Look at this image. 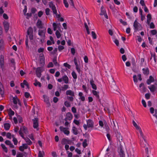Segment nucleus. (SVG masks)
<instances>
[{"label":"nucleus","mask_w":157,"mask_h":157,"mask_svg":"<svg viewBox=\"0 0 157 157\" xmlns=\"http://www.w3.org/2000/svg\"><path fill=\"white\" fill-rule=\"evenodd\" d=\"M0 93L2 96V95H3L4 94V92L3 91V86L1 83V82H0Z\"/></svg>","instance_id":"bb28decb"},{"label":"nucleus","mask_w":157,"mask_h":157,"mask_svg":"<svg viewBox=\"0 0 157 157\" xmlns=\"http://www.w3.org/2000/svg\"><path fill=\"white\" fill-rule=\"evenodd\" d=\"M63 3L66 8H68L69 6L67 0H63Z\"/></svg>","instance_id":"de8ad7c7"},{"label":"nucleus","mask_w":157,"mask_h":157,"mask_svg":"<svg viewBox=\"0 0 157 157\" xmlns=\"http://www.w3.org/2000/svg\"><path fill=\"white\" fill-rule=\"evenodd\" d=\"M141 103L144 107H146L147 106L146 102L144 99H142L141 101Z\"/></svg>","instance_id":"69168bd1"},{"label":"nucleus","mask_w":157,"mask_h":157,"mask_svg":"<svg viewBox=\"0 0 157 157\" xmlns=\"http://www.w3.org/2000/svg\"><path fill=\"white\" fill-rule=\"evenodd\" d=\"M64 104L67 107H69L71 106L70 102L67 101H66L64 102Z\"/></svg>","instance_id":"a18cd8bd"},{"label":"nucleus","mask_w":157,"mask_h":157,"mask_svg":"<svg viewBox=\"0 0 157 157\" xmlns=\"http://www.w3.org/2000/svg\"><path fill=\"white\" fill-rule=\"evenodd\" d=\"M133 27L134 29L136 31L141 30L142 29L141 25L136 20L134 22Z\"/></svg>","instance_id":"f03ea898"},{"label":"nucleus","mask_w":157,"mask_h":157,"mask_svg":"<svg viewBox=\"0 0 157 157\" xmlns=\"http://www.w3.org/2000/svg\"><path fill=\"white\" fill-rule=\"evenodd\" d=\"M151 33L152 35H154L157 33V31L155 29L151 30Z\"/></svg>","instance_id":"338daca9"},{"label":"nucleus","mask_w":157,"mask_h":157,"mask_svg":"<svg viewBox=\"0 0 157 157\" xmlns=\"http://www.w3.org/2000/svg\"><path fill=\"white\" fill-rule=\"evenodd\" d=\"M13 141L14 143V144L15 145L17 144L18 141L17 139L14 137H13Z\"/></svg>","instance_id":"6e6d98bb"},{"label":"nucleus","mask_w":157,"mask_h":157,"mask_svg":"<svg viewBox=\"0 0 157 157\" xmlns=\"http://www.w3.org/2000/svg\"><path fill=\"white\" fill-rule=\"evenodd\" d=\"M45 30H38V34L41 38L44 39L45 38Z\"/></svg>","instance_id":"ddd939ff"},{"label":"nucleus","mask_w":157,"mask_h":157,"mask_svg":"<svg viewBox=\"0 0 157 157\" xmlns=\"http://www.w3.org/2000/svg\"><path fill=\"white\" fill-rule=\"evenodd\" d=\"M90 83L92 89L94 90H97V87L96 85L94 83V82L93 79H92L90 81Z\"/></svg>","instance_id":"f3484780"},{"label":"nucleus","mask_w":157,"mask_h":157,"mask_svg":"<svg viewBox=\"0 0 157 157\" xmlns=\"http://www.w3.org/2000/svg\"><path fill=\"white\" fill-rule=\"evenodd\" d=\"M4 41L3 40H0V48L1 49L3 48V46Z\"/></svg>","instance_id":"5fc2aeb1"},{"label":"nucleus","mask_w":157,"mask_h":157,"mask_svg":"<svg viewBox=\"0 0 157 157\" xmlns=\"http://www.w3.org/2000/svg\"><path fill=\"white\" fill-rule=\"evenodd\" d=\"M50 10L48 8H47L45 10V13L46 15L48 16L50 15Z\"/></svg>","instance_id":"79ce46f5"},{"label":"nucleus","mask_w":157,"mask_h":157,"mask_svg":"<svg viewBox=\"0 0 157 157\" xmlns=\"http://www.w3.org/2000/svg\"><path fill=\"white\" fill-rule=\"evenodd\" d=\"M69 140L65 139V138H63L62 139V141H61V143L62 144H64L66 143L69 144L68 143Z\"/></svg>","instance_id":"4c0bfd02"},{"label":"nucleus","mask_w":157,"mask_h":157,"mask_svg":"<svg viewBox=\"0 0 157 157\" xmlns=\"http://www.w3.org/2000/svg\"><path fill=\"white\" fill-rule=\"evenodd\" d=\"M86 142L87 140L86 139H84L82 143V146L84 148H85L88 145Z\"/></svg>","instance_id":"37998d69"},{"label":"nucleus","mask_w":157,"mask_h":157,"mask_svg":"<svg viewBox=\"0 0 157 157\" xmlns=\"http://www.w3.org/2000/svg\"><path fill=\"white\" fill-rule=\"evenodd\" d=\"M66 94L67 95H70L72 96H75V94L74 91L70 90H67L66 92Z\"/></svg>","instance_id":"dca6fc26"},{"label":"nucleus","mask_w":157,"mask_h":157,"mask_svg":"<svg viewBox=\"0 0 157 157\" xmlns=\"http://www.w3.org/2000/svg\"><path fill=\"white\" fill-rule=\"evenodd\" d=\"M52 25L54 30L56 31V30L57 27H58V25H60V24L59 23L56 24V23L54 22Z\"/></svg>","instance_id":"72a5a7b5"},{"label":"nucleus","mask_w":157,"mask_h":157,"mask_svg":"<svg viewBox=\"0 0 157 157\" xmlns=\"http://www.w3.org/2000/svg\"><path fill=\"white\" fill-rule=\"evenodd\" d=\"M133 81L134 82H137L138 81L137 79L136 75H134L133 77Z\"/></svg>","instance_id":"052dcab7"},{"label":"nucleus","mask_w":157,"mask_h":157,"mask_svg":"<svg viewBox=\"0 0 157 157\" xmlns=\"http://www.w3.org/2000/svg\"><path fill=\"white\" fill-rule=\"evenodd\" d=\"M73 97V96H67V98L68 100H69L70 101H73V99H74Z\"/></svg>","instance_id":"e2e57ef3"},{"label":"nucleus","mask_w":157,"mask_h":157,"mask_svg":"<svg viewBox=\"0 0 157 157\" xmlns=\"http://www.w3.org/2000/svg\"><path fill=\"white\" fill-rule=\"evenodd\" d=\"M78 96L80 97V99L82 101H84L85 100V97L83 96V94L81 92H80L78 93Z\"/></svg>","instance_id":"c85d7f7f"},{"label":"nucleus","mask_w":157,"mask_h":157,"mask_svg":"<svg viewBox=\"0 0 157 157\" xmlns=\"http://www.w3.org/2000/svg\"><path fill=\"white\" fill-rule=\"evenodd\" d=\"M17 100L19 101V100L17 99V98L15 97H13V102L14 104L15 105H17Z\"/></svg>","instance_id":"864d4df0"},{"label":"nucleus","mask_w":157,"mask_h":157,"mask_svg":"<svg viewBox=\"0 0 157 157\" xmlns=\"http://www.w3.org/2000/svg\"><path fill=\"white\" fill-rule=\"evenodd\" d=\"M92 93L94 94V95H95L96 97L98 98L99 99V92H97L95 90H93L92 91Z\"/></svg>","instance_id":"393cba45"},{"label":"nucleus","mask_w":157,"mask_h":157,"mask_svg":"<svg viewBox=\"0 0 157 157\" xmlns=\"http://www.w3.org/2000/svg\"><path fill=\"white\" fill-rule=\"evenodd\" d=\"M119 21L120 22L122 23L124 25H127V22L123 21L122 19H120Z\"/></svg>","instance_id":"603ef678"},{"label":"nucleus","mask_w":157,"mask_h":157,"mask_svg":"<svg viewBox=\"0 0 157 157\" xmlns=\"http://www.w3.org/2000/svg\"><path fill=\"white\" fill-rule=\"evenodd\" d=\"M44 101L46 103L47 106L49 107L51 106V104L49 102L48 97L46 95H43Z\"/></svg>","instance_id":"0eeeda50"},{"label":"nucleus","mask_w":157,"mask_h":157,"mask_svg":"<svg viewBox=\"0 0 157 157\" xmlns=\"http://www.w3.org/2000/svg\"><path fill=\"white\" fill-rule=\"evenodd\" d=\"M10 125L9 123H6L4 124V127L5 129L6 130H8L10 128Z\"/></svg>","instance_id":"cd10ccee"},{"label":"nucleus","mask_w":157,"mask_h":157,"mask_svg":"<svg viewBox=\"0 0 157 157\" xmlns=\"http://www.w3.org/2000/svg\"><path fill=\"white\" fill-rule=\"evenodd\" d=\"M92 36L94 39H96L97 38L96 35L95 33L94 32H91Z\"/></svg>","instance_id":"8fccbe9b"},{"label":"nucleus","mask_w":157,"mask_h":157,"mask_svg":"<svg viewBox=\"0 0 157 157\" xmlns=\"http://www.w3.org/2000/svg\"><path fill=\"white\" fill-rule=\"evenodd\" d=\"M36 26L39 29L42 28V21L39 19L37 20L36 24Z\"/></svg>","instance_id":"6ab92c4d"},{"label":"nucleus","mask_w":157,"mask_h":157,"mask_svg":"<svg viewBox=\"0 0 157 157\" xmlns=\"http://www.w3.org/2000/svg\"><path fill=\"white\" fill-rule=\"evenodd\" d=\"M17 117L18 121L19 123H21L23 122V119L22 117L19 115L17 116Z\"/></svg>","instance_id":"58836bf2"},{"label":"nucleus","mask_w":157,"mask_h":157,"mask_svg":"<svg viewBox=\"0 0 157 157\" xmlns=\"http://www.w3.org/2000/svg\"><path fill=\"white\" fill-rule=\"evenodd\" d=\"M84 26H85V27L86 28V29L87 33V34H89L90 33V31L89 30V28L88 26V25H87L86 23V22H85L84 23Z\"/></svg>","instance_id":"ea45409f"},{"label":"nucleus","mask_w":157,"mask_h":157,"mask_svg":"<svg viewBox=\"0 0 157 157\" xmlns=\"http://www.w3.org/2000/svg\"><path fill=\"white\" fill-rule=\"evenodd\" d=\"M24 139L25 140L26 142L28 145H30L32 144V141L28 138H24Z\"/></svg>","instance_id":"7c9ffc66"},{"label":"nucleus","mask_w":157,"mask_h":157,"mask_svg":"<svg viewBox=\"0 0 157 157\" xmlns=\"http://www.w3.org/2000/svg\"><path fill=\"white\" fill-rule=\"evenodd\" d=\"M143 74L145 75H147L149 74V69L148 67L142 69Z\"/></svg>","instance_id":"aec40b11"},{"label":"nucleus","mask_w":157,"mask_h":157,"mask_svg":"<svg viewBox=\"0 0 157 157\" xmlns=\"http://www.w3.org/2000/svg\"><path fill=\"white\" fill-rule=\"evenodd\" d=\"M4 67V57L3 55L0 56V68H2Z\"/></svg>","instance_id":"2eb2a0df"},{"label":"nucleus","mask_w":157,"mask_h":157,"mask_svg":"<svg viewBox=\"0 0 157 157\" xmlns=\"http://www.w3.org/2000/svg\"><path fill=\"white\" fill-rule=\"evenodd\" d=\"M1 145L2 149L5 151V152L6 153L7 152L8 149L5 145L3 144H1Z\"/></svg>","instance_id":"c9c22d12"},{"label":"nucleus","mask_w":157,"mask_h":157,"mask_svg":"<svg viewBox=\"0 0 157 157\" xmlns=\"http://www.w3.org/2000/svg\"><path fill=\"white\" fill-rule=\"evenodd\" d=\"M71 75L74 79H76L77 78V75L74 71H73L72 72Z\"/></svg>","instance_id":"a19ab883"},{"label":"nucleus","mask_w":157,"mask_h":157,"mask_svg":"<svg viewBox=\"0 0 157 157\" xmlns=\"http://www.w3.org/2000/svg\"><path fill=\"white\" fill-rule=\"evenodd\" d=\"M53 62L55 66H59V64L57 61V57L54 56L53 60Z\"/></svg>","instance_id":"f704fd0d"},{"label":"nucleus","mask_w":157,"mask_h":157,"mask_svg":"<svg viewBox=\"0 0 157 157\" xmlns=\"http://www.w3.org/2000/svg\"><path fill=\"white\" fill-rule=\"evenodd\" d=\"M27 33L29 36V38L30 40H32L33 39V30L31 27H29L27 29Z\"/></svg>","instance_id":"7ed1b4c3"},{"label":"nucleus","mask_w":157,"mask_h":157,"mask_svg":"<svg viewBox=\"0 0 157 157\" xmlns=\"http://www.w3.org/2000/svg\"><path fill=\"white\" fill-rule=\"evenodd\" d=\"M76 69L78 72L80 73L81 72V69L80 68V66H79L78 65L76 66Z\"/></svg>","instance_id":"680f3d73"},{"label":"nucleus","mask_w":157,"mask_h":157,"mask_svg":"<svg viewBox=\"0 0 157 157\" xmlns=\"http://www.w3.org/2000/svg\"><path fill=\"white\" fill-rule=\"evenodd\" d=\"M42 72V69L41 67H37L36 71V74L38 78H40L41 77Z\"/></svg>","instance_id":"f8f14e48"},{"label":"nucleus","mask_w":157,"mask_h":157,"mask_svg":"<svg viewBox=\"0 0 157 157\" xmlns=\"http://www.w3.org/2000/svg\"><path fill=\"white\" fill-rule=\"evenodd\" d=\"M71 53L73 55H75V49H74V48H71Z\"/></svg>","instance_id":"13d9d810"},{"label":"nucleus","mask_w":157,"mask_h":157,"mask_svg":"<svg viewBox=\"0 0 157 157\" xmlns=\"http://www.w3.org/2000/svg\"><path fill=\"white\" fill-rule=\"evenodd\" d=\"M66 117L68 119V120H71L72 118V115L71 113L70 112L67 113Z\"/></svg>","instance_id":"a878e982"},{"label":"nucleus","mask_w":157,"mask_h":157,"mask_svg":"<svg viewBox=\"0 0 157 157\" xmlns=\"http://www.w3.org/2000/svg\"><path fill=\"white\" fill-rule=\"evenodd\" d=\"M62 78L65 83L67 84L68 83V78L66 75H63L62 77Z\"/></svg>","instance_id":"412c9836"},{"label":"nucleus","mask_w":157,"mask_h":157,"mask_svg":"<svg viewBox=\"0 0 157 157\" xmlns=\"http://www.w3.org/2000/svg\"><path fill=\"white\" fill-rule=\"evenodd\" d=\"M38 120V119L37 118H35L34 119H32L33 122V127L34 128H36L37 130H38V129H37L39 126Z\"/></svg>","instance_id":"39448f33"},{"label":"nucleus","mask_w":157,"mask_h":157,"mask_svg":"<svg viewBox=\"0 0 157 157\" xmlns=\"http://www.w3.org/2000/svg\"><path fill=\"white\" fill-rule=\"evenodd\" d=\"M139 87L140 88V90L141 93H143L146 92V88L145 86L143 83H141L140 84Z\"/></svg>","instance_id":"1a4fd4ad"},{"label":"nucleus","mask_w":157,"mask_h":157,"mask_svg":"<svg viewBox=\"0 0 157 157\" xmlns=\"http://www.w3.org/2000/svg\"><path fill=\"white\" fill-rule=\"evenodd\" d=\"M82 88L83 89V90H84L85 92H86L87 93L88 91V89H87L86 88V86L85 85H82Z\"/></svg>","instance_id":"3c124183"},{"label":"nucleus","mask_w":157,"mask_h":157,"mask_svg":"<svg viewBox=\"0 0 157 157\" xmlns=\"http://www.w3.org/2000/svg\"><path fill=\"white\" fill-rule=\"evenodd\" d=\"M3 25L5 31L6 33H7L9 30V24L7 22L5 21V22H3Z\"/></svg>","instance_id":"9d476101"},{"label":"nucleus","mask_w":157,"mask_h":157,"mask_svg":"<svg viewBox=\"0 0 157 157\" xmlns=\"http://www.w3.org/2000/svg\"><path fill=\"white\" fill-rule=\"evenodd\" d=\"M44 50V48H40L38 49L37 52L38 53H40L41 52H43Z\"/></svg>","instance_id":"774afa93"},{"label":"nucleus","mask_w":157,"mask_h":157,"mask_svg":"<svg viewBox=\"0 0 157 157\" xmlns=\"http://www.w3.org/2000/svg\"><path fill=\"white\" fill-rule=\"evenodd\" d=\"M39 57L40 64L41 66H43L45 64V58L43 54H40Z\"/></svg>","instance_id":"20e7f679"},{"label":"nucleus","mask_w":157,"mask_h":157,"mask_svg":"<svg viewBox=\"0 0 157 157\" xmlns=\"http://www.w3.org/2000/svg\"><path fill=\"white\" fill-rule=\"evenodd\" d=\"M24 96L26 98H28L30 97L31 98V96L30 94L28 92H25L24 93Z\"/></svg>","instance_id":"49530a36"},{"label":"nucleus","mask_w":157,"mask_h":157,"mask_svg":"<svg viewBox=\"0 0 157 157\" xmlns=\"http://www.w3.org/2000/svg\"><path fill=\"white\" fill-rule=\"evenodd\" d=\"M56 35L57 38H59L61 36V34L58 30H56Z\"/></svg>","instance_id":"c03bdc74"},{"label":"nucleus","mask_w":157,"mask_h":157,"mask_svg":"<svg viewBox=\"0 0 157 157\" xmlns=\"http://www.w3.org/2000/svg\"><path fill=\"white\" fill-rule=\"evenodd\" d=\"M106 11L104 9L103 6H102L101 8V13H100V15H105V14H106Z\"/></svg>","instance_id":"5701e85b"},{"label":"nucleus","mask_w":157,"mask_h":157,"mask_svg":"<svg viewBox=\"0 0 157 157\" xmlns=\"http://www.w3.org/2000/svg\"><path fill=\"white\" fill-rule=\"evenodd\" d=\"M20 129L25 134H26L27 132V128L25 126H21L20 127Z\"/></svg>","instance_id":"c756f323"},{"label":"nucleus","mask_w":157,"mask_h":157,"mask_svg":"<svg viewBox=\"0 0 157 157\" xmlns=\"http://www.w3.org/2000/svg\"><path fill=\"white\" fill-rule=\"evenodd\" d=\"M149 24L150 29H154L155 28V26L153 22H151Z\"/></svg>","instance_id":"0e129e2a"},{"label":"nucleus","mask_w":157,"mask_h":157,"mask_svg":"<svg viewBox=\"0 0 157 157\" xmlns=\"http://www.w3.org/2000/svg\"><path fill=\"white\" fill-rule=\"evenodd\" d=\"M53 67V63L52 62H49L47 65L48 68L52 67Z\"/></svg>","instance_id":"4d7b16f0"},{"label":"nucleus","mask_w":157,"mask_h":157,"mask_svg":"<svg viewBox=\"0 0 157 157\" xmlns=\"http://www.w3.org/2000/svg\"><path fill=\"white\" fill-rule=\"evenodd\" d=\"M132 123L133 125L136 128V129H139V127L137 125V124L134 121H132Z\"/></svg>","instance_id":"09e8293b"},{"label":"nucleus","mask_w":157,"mask_h":157,"mask_svg":"<svg viewBox=\"0 0 157 157\" xmlns=\"http://www.w3.org/2000/svg\"><path fill=\"white\" fill-rule=\"evenodd\" d=\"M148 88L152 93H153L157 90V84L151 85L150 86H148Z\"/></svg>","instance_id":"423d86ee"},{"label":"nucleus","mask_w":157,"mask_h":157,"mask_svg":"<svg viewBox=\"0 0 157 157\" xmlns=\"http://www.w3.org/2000/svg\"><path fill=\"white\" fill-rule=\"evenodd\" d=\"M72 132L75 135H77L78 134L77 129L75 126H73L72 127Z\"/></svg>","instance_id":"b1692460"},{"label":"nucleus","mask_w":157,"mask_h":157,"mask_svg":"<svg viewBox=\"0 0 157 157\" xmlns=\"http://www.w3.org/2000/svg\"><path fill=\"white\" fill-rule=\"evenodd\" d=\"M86 123L88 128H92L94 127V122L91 120L88 119L86 121Z\"/></svg>","instance_id":"9b49d317"},{"label":"nucleus","mask_w":157,"mask_h":157,"mask_svg":"<svg viewBox=\"0 0 157 157\" xmlns=\"http://www.w3.org/2000/svg\"><path fill=\"white\" fill-rule=\"evenodd\" d=\"M154 78L151 76H150L149 78L147 80V83L148 85H150L151 83L154 82Z\"/></svg>","instance_id":"a211bd4d"},{"label":"nucleus","mask_w":157,"mask_h":157,"mask_svg":"<svg viewBox=\"0 0 157 157\" xmlns=\"http://www.w3.org/2000/svg\"><path fill=\"white\" fill-rule=\"evenodd\" d=\"M35 82L33 83V84L35 86H37V85L40 87L41 86V83L40 82L38 81L36 79H35L34 80Z\"/></svg>","instance_id":"473e14b6"},{"label":"nucleus","mask_w":157,"mask_h":157,"mask_svg":"<svg viewBox=\"0 0 157 157\" xmlns=\"http://www.w3.org/2000/svg\"><path fill=\"white\" fill-rule=\"evenodd\" d=\"M119 157H125V154L124 151L121 147L119 148V151H118Z\"/></svg>","instance_id":"4468645a"},{"label":"nucleus","mask_w":157,"mask_h":157,"mask_svg":"<svg viewBox=\"0 0 157 157\" xmlns=\"http://www.w3.org/2000/svg\"><path fill=\"white\" fill-rule=\"evenodd\" d=\"M147 23L149 25L150 24L151 19V15L150 14H148L147 16Z\"/></svg>","instance_id":"4be33fe9"},{"label":"nucleus","mask_w":157,"mask_h":157,"mask_svg":"<svg viewBox=\"0 0 157 157\" xmlns=\"http://www.w3.org/2000/svg\"><path fill=\"white\" fill-rule=\"evenodd\" d=\"M14 114V112L11 109H10V111L8 113V115L9 117H11L12 116H13Z\"/></svg>","instance_id":"e433bc0d"},{"label":"nucleus","mask_w":157,"mask_h":157,"mask_svg":"<svg viewBox=\"0 0 157 157\" xmlns=\"http://www.w3.org/2000/svg\"><path fill=\"white\" fill-rule=\"evenodd\" d=\"M69 88V86L67 85H64L63 86H62L61 87L60 90H61L63 91H64L68 89Z\"/></svg>","instance_id":"2f4dec72"},{"label":"nucleus","mask_w":157,"mask_h":157,"mask_svg":"<svg viewBox=\"0 0 157 157\" xmlns=\"http://www.w3.org/2000/svg\"><path fill=\"white\" fill-rule=\"evenodd\" d=\"M63 65L64 67L68 68V69H70L71 67L70 65L69 64H68L67 63H64Z\"/></svg>","instance_id":"bf43d9fd"},{"label":"nucleus","mask_w":157,"mask_h":157,"mask_svg":"<svg viewBox=\"0 0 157 157\" xmlns=\"http://www.w3.org/2000/svg\"><path fill=\"white\" fill-rule=\"evenodd\" d=\"M59 128L61 131L63 132L67 136L69 134L70 132L68 130V128H64L60 126Z\"/></svg>","instance_id":"6e6552de"},{"label":"nucleus","mask_w":157,"mask_h":157,"mask_svg":"<svg viewBox=\"0 0 157 157\" xmlns=\"http://www.w3.org/2000/svg\"><path fill=\"white\" fill-rule=\"evenodd\" d=\"M49 6L51 9L53 14L56 15V17L58 19L59 18L61 17V15L60 14H57L56 8L54 3L52 1L49 2Z\"/></svg>","instance_id":"f257e3e1"}]
</instances>
